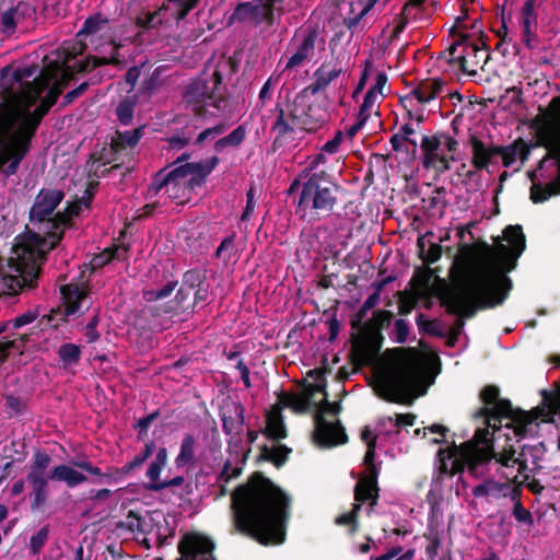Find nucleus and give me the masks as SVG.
<instances>
[{
	"label": "nucleus",
	"instance_id": "f257e3e1",
	"mask_svg": "<svg viewBox=\"0 0 560 560\" xmlns=\"http://www.w3.org/2000/svg\"><path fill=\"white\" fill-rule=\"evenodd\" d=\"M503 238L509 246L498 243L495 247L486 241L460 244L459 254L465 260L462 277L450 284L438 278L435 295L451 315L457 316L450 334L460 336L465 318H472L478 311L502 305L513 288L508 273L516 268L517 259L526 248V238L521 225H508Z\"/></svg>",
	"mask_w": 560,
	"mask_h": 560
},
{
	"label": "nucleus",
	"instance_id": "f03ea898",
	"mask_svg": "<svg viewBox=\"0 0 560 560\" xmlns=\"http://www.w3.org/2000/svg\"><path fill=\"white\" fill-rule=\"evenodd\" d=\"M291 497L261 471L231 493L234 532L260 545L282 544L291 516Z\"/></svg>",
	"mask_w": 560,
	"mask_h": 560
},
{
	"label": "nucleus",
	"instance_id": "7ed1b4c3",
	"mask_svg": "<svg viewBox=\"0 0 560 560\" xmlns=\"http://www.w3.org/2000/svg\"><path fill=\"white\" fill-rule=\"evenodd\" d=\"M65 191L56 187H43L34 197L28 211L26 231L18 236L14 246L16 255L15 275L2 278V293L15 296L22 292L37 288L42 266L47 255L56 247H50L55 235H58V207L65 199Z\"/></svg>",
	"mask_w": 560,
	"mask_h": 560
},
{
	"label": "nucleus",
	"instance_id": "20e7f679",
	"mask_svg": "<svg viewBox=\"0 0 560 560\" xmlns=\"http://www.w3.org/2000/svg\"><path fill=\"white\" fill-rule=\"evenodd\" d=\"M407 354L377 380V393L384 400L411 406L427 394L431 382H427V369L413 348L398 349Z\"/></svg>",
	"mask_w": 560,
	"mask_h": 560
},
{
	"label": "nucleus",
	"instance_id": "39448f33",
	"mask_svg": "<svg viewBox=\"0 0 560 560\" xmlns=\"http://www.w3.org/2000/svg\"><path fill=\"white\" fill-rule=\"evenodd\" d=\"M56 77L55 71L42 70L35 77V89H31L26 101L20 105L21 107L12 116L13 124L19 128V138L22 144L20 156L27 155L31 143L36 131L50 108L57 103L61 95L65 83L57 81L49 86L50 81Z\"/></svg>",
	"mask_w": 560,
	"mask_h": 560
},
{
	"label": "nucleus",
	"instance_id": "423d86ee",
	"mask_svg": "<svg viewBox=\"0 0 560 560\" xmlns=\"http://www.w3.org/2000/svg\"><path fill=\"white\" fill-rule=\"evenodd\" d=\"M485 424L486 428L476 430L472 440L459 447L453 442L447 450H439L442 472L453 476L467 469L475 477L485 475V466L498 457L493 448V435L501 431L502 422L491 421L490 425L487 422Z\"/></svg>",
	"mask_w": 560,
	"mask_h": 560
},
{
	"label": "nucleus",
	"instance_id": "0eeeda50",
	"mask_svg": "<svg viewBox=\"0 0 560 560\" xmlns=\"http://www.w3.org/2000/svg\"><path fill=\"white\" fill-rule=\"evenodd\" d=\"M238 69V62L233 57L218 61L213 72L203 74L186 88L184 98L199 117H218L228 106V88L223 83L230 80Z\"/></svg>",
	"mask_w": 560,
	"mask_h": 560
},
{
	"label": "nucleus",
	"instance_id": "6e6552de",
	"mask_svg": "<svg viewBox=\"0 0 560 560\" xmlns=\"http://www.w3.org/2000/svg\"><path fill=\"white\" fill-rule=\"evenodd\" d=\"M52 462L51 456L42 450H36L28 465L25 481L31 487V510L32 512H43L48 500L49 480L62 481L69 488L85 482L88 477L78 471L74 466L60 464L48 471Z\"/></svg>",
	"mask_w": 560,
	"mask_h": 560
},
{
	"label": "nucleus",
	"instance_id": "1a4fd4ad",
	"mask_svg": "<svg viewBox=\"0 0 560 560\" xmlns=\"http://www.w3.org/2000/svg\"><path fill=\"white\" fill-rule=\"evenodd\" d=\"M479 397L486 406L479 408L474 417L485 419L488 425L491 424V421L501 423L503 419H509L511 422L506 423L505 427L513 429L514 434L518 438L530 434L533 425L538 428L534 408L530 411L514 408L509 399L500 398L498 386L492 384L485 386Z\"/></svg>",
	"mask_w": 560,
	"mask_h": 560
},
{
	"label": "nucleus",
	"instance_id": "9d476101",
	"mask_svg": "<svg viewBox=\"0 0 560 560\" xmlns=\"http://www.w3.org/2000/svg\"><path fill=\"white\" fill-rule=\"evenodd\" d=\"M296 203V213L304 218L310 210L316 219L329 217L338 203L341 189L334 176L324 170L306 172Z\"/></svg>",
	"mask_w": 560,
	"mask_h": 560
},
{
	"label": "nucleus",
	"instance_id": "9b49d317",
	"mask_svg": "<svg viewBox=\"0 0 560 560\" xmlns=\"http://www.w3.org/2000/svg\"><path fill=\"white\" fill-rule=\"evenodd\" d=\"M37 65H31L23 68L11 70L4 67L0 70V115L8 116L12 120V116L26 101V96L31 89H35V79L32 82L26 79L36 74Z\"/></svg>",
	"mask_w": 560,
	"mask_h": 560
},
{
	"label": "nucleus",
	"instance_id": "f8f14e48",
	"mask_svg": "<svg viewBox=\"0 0 560 560\" xmlns=\"http://www.w3.org/2000/svg\"><path fill=\"white\" fill-rule=\"evenodd\" d=\"M394 314L387 310H377L363 325V332L352 341L353 360L359 365L372 364L380 354L384 342L382 330L389 327Z\"/></svg>",
	"mask_w": 560,
	"mask_h": 560
},
{
	"label": "nucleus",
	"instance_id": "ddd939ff",
	"mask_svg": "<svg viewBox=\"0 0 560 560\" xmlns=\"http://www.w3.org/2000/svg\"><path fill=\"white\" fill-rule=\"evenodd\" d=\"M458 149V140L445 131L422 136L420 150L423 168L434 170L438 175L444 174L456 161L455 154Z\"/></svg>",
	"mask_w": 560,
	"mask_h": 560
},
{
	"label": "nucleus",
	"instance_id": "4468645a",
	"mask_svg": "<svg viewBox=\"0 0 560 560\" xmlns=\"http://www.w3.org/2000/svg\"><path fill=\"white\" fill-rule=\"evenodd\" d=\"M317 411L314 416L315 430L314 440L320 447H334L346 444L348 435L341 422H329L325 418L326 413L339 415L341 412L340 401L330 402L328 398H323L320 404H317Z\"/></svg>",
	"mask_w": 560,
	"mask_h": 560
},
{
	"label": "nucleus",
	"instance_id": "2eb2a0df",
	"mask_svg": "<svg viewBox=\"0 0 560 560\" xmlns=\"http://www.w3.org/2000/svg\"><path fill=\"white\" fill-rule=\"evenodd\" d=\"M19 128L8 116L0 115V172L7 177L16 174L26 155L21 153Z\"/></svg>",
	"mask_w": 560,
	"mask_h": 560
},
{
	"label": "nucleus",
	"instance_id": "dca6fc26",
	"mask_svg": "<svg viewBox=\"0 0 560 560\" xmlns=\"http://www.w3.org/2000/svg\"><path fill=\"white\" fill-rule=\"evenodd\" d=\"M308 96L310 95L301 92L295 96V110L293 118L300 120L301 130L313 132L329 120L330 114L327 107L320 103H308Z\"/></svg>",
	"mask_w": 560,
	"mask_h": 560
},
{
	"label": "nucleus",
	"instance_id": "f3484780",
	"mask_svg": "<svg viewBox=\"0 0 560 560\" xmlns=\"http://www.w3.org/2000/svg\"><path fill=\"white\" fill-rule=\"evenodd\" d=\"M214 548L215 544L210 537L200 533H188L178 544L179 560H196L198 555L201 556L200 560H215Z\"/></svg>",
	"mask_w": 560,
	"mask_h": 560
},
{
	"label": "nucleus",
	"instance_id": "a211bd4d",
	"mask_svg": "<svg viewBox=\"0 0 560 560\" xmlns=\"http://www.w3.org/2000/svg\"><path fill=\"white\" fill-rule=\"evenodd\" d=\"M61 298L63 300L65 312L61 310H51L48 315L43 316V319L47 318L48 323H52L57 316H61V320H65L66 316L78 313L84 301L88 299V292L80 288L78 284H65L60 288Z\"/></svg>",
	"mask_w": 560,
	"mask_h": 560
},
{
	"label": "nucleus",
	"instance_id": "6ab92c4d",
	"mask_svg": "<svg viewBox=\"0 0 560 560\" xmlns=\"http://www.w3.org/2000/svg\"><path fill=\"white\" fill-rule=\"evenodd\" d=\"M378 0H351L350 12L343 19L342 24L346 30H339L334 34L331 42L339 44L345 38L350 42L353 37L352 30L360 23V21L374 8Z\"/></svg>",
	"mask_w": 560,
	"mask_h": 560
},
{
	"label": "nucleus",
	"instance_id": "aec40b11",
	"mask_svg": "<svg viewBox=\"0 0 560 560\" xmlns=\"http://www.w3.org/2000/svg\"><path fill=\"white\" fill-rule=\"evenodd\" d=\"M222 430L226 435L238 434L244 424V407L241 402L231 401L220 409Z\"/></svg>",
	"mask_w": 560,
	"mask_h": 560
},
{
	"label": "nucleus",
	"instance_id": "412c9836",
	"mask_svg": "<svg viewBox=\"0 0 560 560\" xmlns=\"http://www.w3.org/2000/svg\"><path fill=\"white\" fill-rule=\"evenodd\" d=\"M469 144L471 148L470 164L478 171L487 170L497 154V144L485 143L476 135L469 137Z\"/></svg>",
	"mask_w": 560,
	"mask_h": 560
},
{
	"label": "nucleus",
	"instance_id": "4be33fe9",
	"mask_svg": "<svg viewBox=\"0 0 560 560\" xmlns=\"http://www.w3.org/2000/svg\"><path fill=\"white\" fill-rule=\"evenodd\" d=\"M294 110V101L288 106V110H284L281 104L277 103L275 107L277 117L271 127V129L277 132V138H284L293 133L296 129H301L300 120L293 118Z\"/></svg>",
	"mask_w": 560,
	"mask_h": 560
},
{
	"label": "nucleus",
	"instance_id": "5701e85b",
	"mask_svg": "<svg viewBox=\"0 0 560 560\" xmlns=\"http://www.w3.org/2000/svg\"><path fill=\"white\" fill-rule=\"evenodd\" d=\"M541 404L534 408V415L537 420L541 419L545 423H553L555 416L560 412V388L556 390H540Z\"/></svg>",
	"mask_w": 560,
	"mask_h": 560
},
{
	"label": "nucleus",
	"instance_id": "b1692460",
	"mask_svg": "<svg viewBox=\"0 0 560 560\" xmlns=\"http://www.w3.org/2000/svg\"><path fill=\"white\" fill-rule=\"evenodd\" d=\"M219 162V158L213 155L203 162L188 163L189 176L185 182L186 187H188V191L190 192L197 187H201L206 183L207 177L217 167Z\"/></svg>",
	"mask_w": 560,
	"mask_h": 560
},
{
	"label": "nucleus",
	"instance_id": "393cba45",
	"mask_svg": "<svg viewBox=\"0 0 560 560\" xmlns=\"http://www.w3.org/2000/svg\"><path fill=\"white\" fill-rule=\"evenodd\" d=\"M267 439L281 441L288 436V431L282 416V407L273 405L266 413V427L260 431Z\"/></svg>",
	"mask_w": 560,
	"mask_h": 560
},
{
	"label": "nucleus",
	"instance_id": "a878e982",
	"mask_svg": "<svg viewBox=\"0 0 560 560\" xmlns=\"http://www.w3.org/2000/svg\"><path fill=\"white\" fill-rule=\"evenodd\" d=\"M82 206L84 205L79 198L74 201L67 202L66 207L60 210V214L58 215V235L54 236L55 241L51 242L50 247H57L62 241L66 230L74 226L73 219L80 215Z\"/></svg>",
	"mask_w": 560,
	"mask_h": 560
},
{
	"label": "nucleus",
	"instance_id": "bb28decb",
	"mask_svg": "<svg viewBox=\"0 0 560 560\" xmlns=\"http://www.w3.org/2000/svg\"><path fill=\"white\" fill-rule=\"evenodd\" d=\"M340 68L330 69L329 66L324 62L318 69L315 70L313 74L314 81L305 86L301 93L306 95H316L319 92L325 91L326 88L340 75Z\"/></svg>",
	"mask_w": 560,
	"mask_h": 560
},
{
	"label": "nucleus",
	"instance_id": "cd10ccee",
	"mask_svg": "<svg viewBox=\"0 0 560 560\" xmlns=\"http://www.w3.org/2000/svg\"><path fill=\"white\" fill-rule=\"evenodd\" d=\"M279 406L283 408H290L293 412L302 415L310 411L312 408L317 407V402L312 399L306 390L303 393H287L281 392L278 395Z\"/></svg>",
	"mask_w": 560,
	"mask_h": 560
},
{
	"label": "nucleus",
	"instance_id": "c85d7f7f",
	"mask_svg": "<svg viewBox=\"0 0 560 560\" xmlns=\"http://www.w3.org/2000/svg\"><path fill=\"white\" fill-rule=\"evenodd\" d=\"M354 504H360L362 508L363 503H369V510L377 505L380 499V487L378 483H373L360 476H358V482L353 489Z\"/></svg>",
	"mask_w": 560,
	"mask_h": 560
},
{
	"label": "nucleus",
	"instance_id": "c756f323",
	"mask_svg": "<svg viewBox=\"0 0 560 560\" xmlns=\"http://www.w3.org/2000/svg\"><path fill=\"white\" fill-rule=\"evenodd\" d=\"M143 129L144 127L140 126L133 130H117L116 135L112 139L109 152L112 154H117L128 148H135L144 135Z\"/></svg>",
	"mask_w": 560,
	"mask_h": 560
},
{
	"label": "nucleus",
	"instance_id": "7c9ffc66",
	"mask_svg": "<svg viewBox=\"0 0 560 560\" xmlns=\"http://www.w3.org/2000/svg\"><path fill=\"white\" fill-rule=\"evenodd\" d=\"M317 37L318 31L314 27H308L298 50L289 58L285 69H293L300 66L313 52Z\"/></svg>",
	"mask_w": 560,
	"mask_h": 560
},
{
	"label": "nucleus",
	"instance_id": "2f4dec72",
	"mask_svg": "<svg viewBox=\"0 0 560 560\" xmlns=\"http://www.w3.org/2000/svg\"><path fill=\"white\" fill-rule=\"evenodd\" d=\"M444 85V81L440 78L425 79L418 83V85L411 90V95L421 104H427L434 100L441 92Z\"/></svg>",
	"mask_w": 560,
	"mask_h": 560
},
{
	"label": "nucleus",
	"instance_id": "473e14b6",
	"mask_svg": "<svg viewBox=\"0 0 560 560\" xmlns=\"http://www.w3.org/2000/svg\"><path fill=\"white\" fill-rule=\"evenodd\" d=\"M259 3L254 1L241 2L228 18V25L231 26L236 22H250L254 25H259Z\"/></svg>",
	"mask_w": 560,
	"mask_h": 560
},
{
	"label": "nucleus",
	"instance_id": "72a5a7b5",
	"mask_svg": "<svg viewBox=\"0 0 560 560\" xmlns=\"http://www.w3.org/2000/svg\"><path fill=\"white\" fill-rule=\"evenodd\" d=\"M201 0H163L160 11H170L173 20L178 24L196 9Z\"/></svg>",
	"mask_w": 560,
	"mask_h": 560
},
{
	"label": "nucleus",
	"instance_id": "f704fd0d",
	"mask_svg": "<svg viewBox=\"0 0 560 560\" xmlns=\"http://www.w3.org/2000/svg\"><path fill=\"white\" fill-rule=\"evenodd\" d=\"M292 453V448L288 447L284 444H278L273 447H269L268 445L260 446V452L257 457V462H268L271 463L277 468H281L289 459L290 454Z\"/></svg>",
	"mask_w": 560,
	"mask_h": 560
},
{
	"label": "nucleus",
	"instance_id": "c9c22d12",
	"mask_svg": "<svg viewBox=\"0 0 560 560\" xmlns=\"http://www.w3.org/2000/svg\"><path fill=\"white\" fill-rule=\"evenodd\" d=\"M119 528H125L131 533H138L141 535H149L154 529V518H143L138 512L130 510L126 516V520L118 524Z\"/></svg>",
	"mask_w": 560,
	"mask_h": 560
},
{
	"label": "nucleus",
	"instance_id": "e433bc0d",
	"mask_svg": "<svg viewBox=\"0 0 560 560\" xmlns=\"http://www.w3.org/2000/svg\"><path fill=\"white\" fill-rule=\"evenodd\" d=\"M495 462L508 468L517 465L518 474L521 475L525 474L528 469L524 451H522L518 456H515V448L513 445H508L502 450V452L498 453Z\"/></svg>",
	"mask_w": 560,
	"mask_h": 560
},
{
	"label": "nucleus",
	"instance_id": "4c0bfd02",
	"mask_svg": "<svg viewBox=\"0 0 560 560\" xmlns=\"http://www.w3.org/2000/svg\"><path fill=\"white\" fill-rule=\"evenodd\" d=\"M120 46L115 47V54L112 55L109 58L90 56L82 61L75 62L73 68L75 69L77 72H88V71L94 70L97 67L105 66V65L117 66L120 63V60L118 59V48Z\"/></svg>",
	"mask_w": 560,
	"mask_h": 560
},
{
	"label": "nucleus",
	"instance_id": "58836bf2",
	"mask_svg": "<svg viewBox=\"0 0 560 560\" xmlns=\"http://www.w3.org/2000/svg\"><path fill=\"white\" fill-rule=\"evenodd\" d=\"M247 136V128L244 125L237 126L228 136L218 139L214 142V151L217 153L223 152L226 148H238Z\"/></svg>",
	"mask_w": 560,
	"mask_h": 560
},
{
	"label": "nucleus",
	"instance_id": "ea45409f",
	"mask_svg": "<svg viewBox=\"0 0 560 560\" xmlns=\"http://www.w3.org/2000/svg\"><path fill=\"white\" fill-rule=\"evenodd\" d=\"M106 149L104 148L101 152L92 153L90 155V160H92V165L89 170V177H95L97 179L100 177H106L113 170L119 168V164H115L112 167H105L106 164L110 163L112 160L107 159L105 155Z\"/></svg>",
	"mask_w": 560,
	"mask_h": 560
},
{
	"label": "nucleus",
	"instance_id": "a19ab883",
	"mask_svg": "<svg viewBox=\"0 0 560 560\" xmlns=\"http://www.w3.org/2000/svg\"><path fill=\"white\" fill-rule=\"evenodd\" d=\"M195 445V436L190 433L185 434L180 442L179 453L175 458L176 467L180 468L185 465H191L196 462Z\"/></svg>",
	"mask_w": 560,
	"mask_h": 560
},
{
	"label": "nucleus",
	"instance_id": "79ce46f5",
	"mask_svg": "<svg viewBox=\"0 0 560 560\" xmlns=\"http://www.w3.org/2000/svg\"><path fill=\"white\" fill-rule=\"evenodd\" d=\"M28 340V334H19L15 331L13 337L0 341V365L7 360L11 350L22 353Z\"/></svg>",
	"mask_w": 560,
	"mask_h": 560
},
{
	"label": "nucleus",
	"instance_id": "37998d69",
	"mask_svg": "<svg viewBox=\"0 0 560 560\" xmlns=\"http://www.w3.org/2000/svg\"><path fill=\"white\" fill-rule=\"evenodd\" d=\"M61 368L67 369L77 365L81 360V349L78 345L62 343L57 351Z\"/></svg>",
	"mask_w": 560,
	"mask_h": 560
},
{
	"label": "nucleus",
	"instance_id": "c03bdc74",
	"mask_svg": "<svg viewBox=\"0 0 560 560\" xmlns=\"http://www.w3.org/2000/svg\"><path fill=\"white\" fill-rule=\"evenodd\" d=\"M166 174L168 177L167 194H171V189L184 188V190H188V187H186V184H185V182L188 179V176H189L188 163L180 164L170 171L166 167Z\"/></svg>",
	"mask_w": 560,
	"mask_h": 560
},
{
	"label": "nucleus",
	"instance_id": "a18cd8bd",
	"mask_svg": "<svg viewBox=\"0 0 560 560\" xmlns=\"http://www.w3.org/2000/svg\"><path fill=\"white\" fill-rule=\"evenodd\" d=\"M166 174L168 177L167 194H171V189L184 188V190H188V187H186V184H185V182L188 179V176H189L188 163L180 164L170 171L166 167Z\"/></svg>",
	"mask_w": 560,
	"mask_h": 560
},
{
	"label": "nucleus",
	"instance_id": "49530a36",
	"mask_svg": "<svg viewBox=\"0 0 560 560\" xmlns=\"http://www.w3.org/2000/svg\"><path fill=\"white\" fill-rule=\"evenodd\" d=\"M166 174L168 177L167 194H171V189L184 188V190H188V187H186V184H185V182L188 179V176H189L188 163L180 164L170 171L166 167Z\"/></svg>",
	"mask_w": 560,
	"mask_h": 560
},
{
	"label": "nucleus",
	"instance_id": "de8ad7c7",
	"mask_svg": "<svg viewBox=\"0 0 560 560\" xmlns=\"http://www.w3.org/2000/svg\"><path fill=\"white\" fill-rule=\"evenodd\" d=\"M207 281V270L201 268H192L183 275L182 284L185 287V289L194 293Z\"/></svg>",
	"mask_w": 560,
	"mask_h": 560
},
{
	"label": "nucleus",
	"instance_id": "09e8293b",
	"mask_svg": "<svg viewBox=\"0 0 560 560\" xmlns=\"http://www.w3.org/2000/svg\"><path fill=\"white\" fill-rule=\"evenodd\" d=\"M560 194V183L553 182L544 187L542 185L533 184L530 187V200L534 203H540L550 197Z\"/></svg>",
	"mask_w": 560,
	"mask_h": 560
},
{
	"label": "nucleus",
	"instance_id": "8fccbe9b",
	"mask_svg": "<svg viewBox=\"0 0 560 560\" xmlns=\"http://www.w3.org/2000/svg\"><path fill=\"white\" fill-rule=\"evenodd\" d=\"M360 504L352 503V509L336 517L335 523L339 526H347L349 534L354 535L359 530Z\"/></svg>",
	"mask_w": 560,
	"mask_h": 560
},
{
	"label": "nucleus",
	"instance_id": "3c124183",
	"mask_svg": "<svg viewBox=\"0 0 560 560\" xmlns=\"http://www.w3.org/2000/svg\"><path fill=\"white\" fill-rule=\"evenodd\" d=\"M136 101L130 97L122 98L116 107L117 120L122 126H129L132 122Z\"/></svg>",
	"mask_w": 560,
	"mask_h": 560
},
{
	"label": "nucleus",
	"instance_id": "603ef678",
	"mask_svg": "<svg viewBox=\"0 0 560 560\" xmlns=\"http://www.w3.org/2000/svg\"><path fill=\"white\" fill-rule=\"evenodd\" d=\"M130 474L131 471L127 468L126 464L122 467L107 466L103 474V479L92 480V482L116 485L122 481L124 478Z\"/></svg>",
	"mask_w": 560,
	"mask_h": 560
},
{
	"label": "nucleus",
	"instance_id": "864d4df0",
	"mask_svg": "<svg viewBox=\"0 0 560 560\" xmlns=\"http://www.w3.org/2000/svg\"><path fill=\"white\" fill-rule=\"evenodd\" d=\"M326 372H327L326 369H324V370L315 369V370H311L308 372V375L315 377V380H316L315 384H308L305 387L306 393L308 394V396L312 399H314V396L316 393H322L324 395V397H326V399L328 398V393L326 390L327 383H326V378H325Z\"/></svg>",
	"mask_w": 560,
	"mask_h": 560
},
{
	"label": "nucleus",
	"instance_id": "5fc2aeb1",
	"mask_svg": "<svg viewBox=\"0 0 560 560\" xmlns=\"http://www.w3.org/2000/svg\"><path fill=\"white\" fill-rule=\"evenodd\" d=\"M108 22L109 20L104 18L102 13H95L84 21L78 36L96 34L101 30L102 25H106Z\"/></svg>",
	"mask_w": 560,
	"mask_h": 560
},
{
	"label": "nucleus",
	"instance_id": "6e6d98bb",
	"mask_svg": "<svg viewBox=\"0 0 560 560\" xmlns=\"http://www.w3.org/2000/svg\"><path fill=\"white\" fill-rule=\"evenodd\" d=\"M416 132H417V129H415L413 125L410 122H406L402 126H400L398 132L394 133L389 139L392 149L395 152L402 151L404 140H408Z\"/></svg>",
	"mask_w": 560,
	"mask_h": 560
},
{
	"label": "nucleus",
	"instance_id": "4d7b16f0",
	"mask_svg": "<svg viewBox=\"0 0 560 560\" xmlns=\"http://www.w3.org/2000/svg\"><path fill=\"white\" fill-rule=\"evenodd\" d=\"M518 152V138L509 145H497V154L502 158V164L505 167H510L516 161Z\"/></svg>",
	"mask_w": 560,
	"mask_h": 560
},
{
	"label": "nucleus",
	"instance_id": "13d9d810",
	"mask_svg": "<svg viewBox=\"0 0 560 560\" xmlns=\"http://www.w3.org/2000/svg\"><path fill=\"white\" fill-rule=\"evenodd\" d=\"M416 322L420 332L439 338L445 337V332L440 328L438 320L427 319L424 314L420 313L418 314Z\"/></svg>",
	"mask_w": 560,
	"mask_h": 560
},
{
	"label": "nucleus",
	"instance_id": "bf43d9fd",
	"mask_svg": "<svg viewBox=\"0 0 560 560\" xmlns=\"http://www.w3.org/2000/svg\"><path fill=\"white\" fill-rule=\"evenodd\" d=\"M191 292L185 289V287L182 284L179 289L177 290V293L175 295V308L174 311L176 313L178 312H194L195 304L192 303V296Z\"/></svg>",
	"mask_w": 560,
	"mask_h": 560
},
{
	"label": "nucleus",
	"instance_id": "052dcab7",
	"mask_svg": "<svg viewBox=\"0 0 560 560\" xmlns=\"http://www.w3.org/2000/svg\"><path fill=\"white\" fill-rule=\"evenodd\" d=\"M151 534L155 537L156 545L162 547L167 542L168 537H173L175 535V530L174 528H170L166 518H163V524L160 521L154 520V529Z\"/></svg>",
	"mask_w": 560,
	"mask_h": 560
},
{
	"label": "nucleus",
	"instance_id": "680f3d73",
	"mask_svg": "<svg viewBox=\"0 0 560 560\" xmlns=\"http://www.w3.org/2000/svg\"><path fill=\"white\" fill-rule=\"evenodd\" d=\"M163 11H160V8L154 12H145L136 18V25L140 28L150 30L155 28L162 25L163 21L159 18V15Z\"/></svg>",
	"mask_w": 560,
	"mask_h": 560
},
{
	"label": "nucleus",
	"instance_id": "e2e57ef3",
	"mask_svg": "<svg viewBox=\"0 0 560 560\" xmlns=\"http://www.w3.org/2000/svg\"><path fill=\"white\" fill-rule=\"evenodd\" d=\"M49 536V526H43L36 534L30 539L28 549L32 555H38L43 547L46 545Z\"/></svg>",
	"mask_w": 560,
	"mask_h": 560
},
{
	"label": "nucleus",
	"instance_id": "0e129e2a",
	"mask_svg": "<svg viewBox=\"0 0 560 560\" xmlns=\"http://www.w3.org/2000/svg\"><path fill=\"white\" fill-rule=\"evenodd\" d=\"M155 450V443L154 441H149L144 444V447L143 450L138 454L136 455L132 460L126 463L127 465V468L130 470V471H133L135 469L141 467L143 465V463L153 454Z\"/></svg>",
	"mask_w": 560,
	"mask_h": 560
},
{
	"label": "nucleus",
	"instance_id": "69168bd1",
	"mask_svg": "<svg viewBox=\"0 0 560 560\" xmlns=\"http://www.w3.org/2000/svg\"><path fill=\"white\" fill-rule=\"evenodd\" d=\"M503 489H510V483H500L497 481H485L482 483L477 485L472 489V495L476 498L487 497L489 495L491 490L502 491Z\"/></svg>",
	"mask_w": 560,
	"mask_h": 560
},
{
	"label": "nucleus",
	"instance_id": "338daca9",
	"mask_svg": "<svg viewBox=\"0 0 560 560\" xmlns=\"http://www.w3.org/2000/svg\"><path fill=\"white\" fill-rule=\"evenodd\" d=\"M259 24L266 23L268 26H272L276 23V13L278 14V8L273 7L272 3L259 1Z\"/></svg>",
	"mask_w": 560,
	"mask_h": 560
},
{
	"label": "nucleus",
	"instance_id": "774afa93",
	"mask_svg": "<svg viewBox=\"0 0 560 560\" xmlns=\"http://www.w3.org/2000/svg\"><path fill=\"white\" fill-rule=\"evenodd\" d=\"M168 177L166 174V167L158 171L151 180L149 186V192L153 196H156L162 189H168Z\"/></svg>",
	"mask_w": 560,
	"mask_h": 560
}]
</instances>
